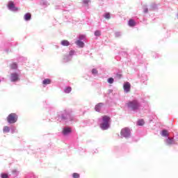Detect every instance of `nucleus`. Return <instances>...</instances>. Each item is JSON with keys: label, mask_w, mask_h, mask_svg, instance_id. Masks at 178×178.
I'll return each mask as SVG.
<instances>
[{"label": "nucleus", "mask_w": 178, "mask_h": 178, "mask_svg": "<svg viewBox=\"0 0 178 178\" xmlns=\"http://www.w3.org/2000/svg\"><path fill=\"white\" fill-rule=\"evenodd\" d=\"M120 134L121 136H122V137H124L125 138H127V137H130V134H131L130 129L127 127L123 128L121 130Z\"/></svg>", "instance_id": "obj_3"}, {"label": "nucleus", "mask_w": 178, "mask_h": 178, "mask_svg": "<svg viewBox=\"0 0 178 178\" xmlns=\"http://www.w3.org/2000/svg\"><path fill=\"white\" fill-rule=\"evenodd\" d=\"M79 38H80V40H84V35H81V36L79 37Z\"/></svg>", "instance_id": "obj_32"}, {"label": "nucleus", "mask_w": 178, "mask_h": 178, "mask_svg": "<svg viewBox=\"0 0 178 178\" xmlns=\"http://www.w3.org/2000/svg\"><path fill=\"white\" fill-rule=\"evenodd\" d=\"M162 136H163V137H166V136H168V131H166V130H163V131H162Z\"/></svg>", "instance_id": "obj_23"}, {"label": "nucleus", "mask_w": 178, "mask_h": 178, "mask_svg": "<svg viewBox=\"0 0 178 178\" xmlns=\"http://www.w3.org/2000/svg\"><path fill=\"white\" fill-rule=\"evenodd\" d=\"M7 122L11 124L16 123L17 122V115L16 113H10L7 117Z\"/></svg>", "instance_id": "obj_2"}, {"label": "nucleus", "mask_w": 178, "mask_h": 178, "mask_svg": "<svg viewBox=\"0 0 178 178\" xmlns=\"http://www.w3.org/2000/svg\"><path fill=\"white\" fill-rule=\"evenodd\" d=\"M113 81H114L113 78H109L108 79V83H109V84H113Z\"/></svg>", "instance_id": "obj_25"}, {"label": "nucleus", "mask_w": 178, "mask_h": 178, "mask_svg": "<svg viewBox=\"0 0 178 178\" xmlns=\"http://www.w3.org/2000/svg\"><path fill=\"white\" fill-rule=\"evenodd\" d=\"M74 50H71L70 52H69V56H73V55H74Z\"/></svg>", "instance_id": "obj_26"}, {"label": "nucleus", "mask_w": 178, "mask_h": 178, "mask_svg": "<svg viewBox=\"0 0 178 178\" xmlns=\"http://www.w3.org/2000/svg\"><path fill=\"white\" fill-rule=\"evenodd\" d=\"M10 67H11V69H17V64H16V63H13V64L10 65Z\"/></svg>", "instance_id": "obj_22"}, {"label": "nucleus", "mask_w": 178, "mask_h": 178, "mask_svg": "<svg viewBox=\"0 0 178 178\" xmlns=\"http://www.w3.org/2000/svg\"><path fill=\"white\" fill-rule=\"evenodd\" d=\"M83 3H88L90 2V0H83Z\"/></svg>", "instance_id": "obj_29"}, {"label": "nucleus", "mask_w": 178, "mask_h": 178, "mask_svg": "<svg viewBox=\"0 0 178 178\" xmlns=\"http://www.w3.org/2000/svg\"><path fill=\"white\" fill-rule=\"evenodd\" d=\"M24 20L29 21L31 19V14L30 13H26L24 16Z\"/></svg>", "instance_id": "obj_9"}, {"label": "nucleus", "mask_w": 178, "mask_h": 178, "mask_svg": "<svg viewBox=\"0 0 178 178\" xmlns=\"http://www.w3.org/2000/svg\"><path fill=\"white\" fill-rule=\"evenodd\" d=\"M102 121L104 123H111V117L108 115L102 116Z\"/></svg>", "instance_id": "obj_8"}, {"label": "nucleus", "mask_w": 178, "mask_h": 178, "mask_svg": "<svg viewBox=\"0 0 178 178\" xmlns=\"http://www.w3.org/2000/svg\"><path fill=\"white\" fill-rule=\"evenodd\" d=\"M73 178H80V175L79 173L74 172L72 174Z\"/></svg>", "instance_id": "obj_20"}, {"label": "nucleus", "mask_w": 178, "mask_h": 178, "mask_svg": "<svg viewBox=\"0 0 178 178\" xmlns=\"http://www.w3.org/2000/svg\"><path fill=\"white\" fill-rule=\"evenodd\" d=\"M8 8L10 10H13V12H16L19 10V8L15 6V2L13 1H10L8 3Z\"/></svg>", "instance_id": "obj_4"}, {"label": "nucleus", "mask_w": 178, "mask_h": 178, "mask_svg": "<svg viewBox=\"0 0 178 178\" xmlns=\"http://www.w3.org/2000/svg\"><path fill=\"white\" fill-rule=\"evenodd\" d=\"M131 87V85L130 84V83L129 82H126L125 83H124V91H125V92H130V88Z\"/></svg>", "instance_id": "obj_6"}, {"label": "nucleus", "mask_w": 178, "mask_h": 178, "mask_svg": "<svg viewBox=\"0 0 178 178\" xmlns=\"http://www.w3.org/2000/svg\"><path fill=\"white\" fill-rule=\"evenodd\" d=\"M166 144L167 145H172V144H173V138H168L166 140Z\"/></svg>", "instance_id": "obj_14"}, {"label": "nucleus", "mask_w": 178, "mask_h": 178, "mask_svg": "<svg viewBox=\"0 0 178 178\" xmlns=\"http://www.w3.org/2000/svg\"><path fill=\"white\" fill-rule=\"evenodd\" d=\"M42 84L44 86H47V84H51V79H46L42 81Z\"/></svg>", "instance_id": "obj_15"}, {"label": "nucleus", "mask_w": 178, "mask_h": 178, "mask_svg": "<svg viewBox=\"0 0 178 178\" xmlns=\"http://www.w3.org/2000/svg\"><path fill=\"white\" fill-rule=\"evenodd\" d=\"M92 74H97V73H98V70H97L95 69H92Z\"/></svg>", "instance_id": "obj_27"}, {"label": "nucleus", "mask_w": 178, "mask_h": 178, "mask_svg": "<svg viewBox=\"0 0 178 178\" xmlns=\"http://www.w3.org/2000/svg\"><path fill=\"white\" fill-rule=\"evenodd\" d=\"M105 19H111V14L109 13H107L104 15Z\"/></svg>", "instance_id": "obj_24"}, {"label": "nucleus", "mask_w": 178, "mask_h": 178, "mask_svg": "<svg viewBox=\"0 0 178 178\" xmlns=\"http://www.w3.org/2000/svg\"><path fill=\"white\" fill-rule=\"evenodd\" d=\"M95 35L96 37H99V35H101V31H96L95 32Z\"/></svg>", "instance_id": "obj_21"}, {"label": "nucleus", "mask_w": 178, "mask_h": 178, "mask_svg": "<svg viewBox=\"0 0 178 178\" xmlns=\"http://www.w3.org/2000/svg\"><path fill=\"white\" fill-rule=\"evenodd\" d=\"M64 91L66 94H69V92H72V87L69 86V87L65 88Z\"/></svg>", "instance_id": "obj_16"}, {"label": "nucleus", "mask_w": 178, "mask_h": 178, "mask_svg": "<svg viewBox=\"0 0 178 178\" xmlns=\"http://www.w3.org/2000/svg\"><path fill=\"white\" fill-rule=\"evenodd\" d=\"M144 13H148V8H145L144 9Z\"/></svg>", "instance_id": "obj_30"}, {"label": "nucleus", "mask_w": 178, "mask_h": 178, "mask_svg": "<svg viewBox=\"0 0 178 178\" xmlns=\"http://www.w3.org/2000/svg\"><path fill=\"white\" fill-rule=\"evenodd\" d=\"M101 108H102V106H101V104H99L95 107V109L97 112H99V111H101Z\"/></svg>", "instance_id": "obj_19"}, {"label": "nucleus", "mask_w": 178, "mask_h": 178, "mask_svg": "<svg viewBox=\"0 0 178 178\" xmlns=\"http://www.w3.org/2000/svg\"><path fill=\"white\" fill-rule=\"evenodd\" d=\"M1 178H8V174H1Z\"/></svg>", "instance_id": "obj_28"}, {"label": "nucleus", "mask_w": 178, "mask_h": 178, "mask_svg": "<svg viewBox=\"0 0 178 178\" xmlns=\"http://www.w3.org/2000/svg\"><path fill=\"white\" fill-rule=\"evenodd\" d=\"M10 80L13 82L19 81V80H20V78H19V74H17V73L11 74Z\"/></svg>", "instance_id": "obj_5"}, {"label": "nucleus", "mask_w": 178, "mask_h": 178, "mask_svg": "<svg viewBox=\"0 0 178 178\" xmlns=\"http://www.w3.org/2000/svg\"><path fill=\"white\" fill-rule=\"evenodd\" d=\"M75 44H76L78 45V47H79L80 48H83L84 47V42H83L81 40H77Z\"/></svg>", "instance_id": "obj_11"}, {"label": "nucleus", "mask_w": 178, "mask_h": 178, "mask_svg": "<svg viewBox=\"0 0 178 178\" xmlns=\"http://www.w3.org/2000/svg\"><path fill=\"white\" fill-rule=\"evenodd\" d=\"M127 106L130 109H132V111H137V109H139L140 105L138 101L133 100L127 103Z\"/></svg>", "instance_id": "obj_1"}, {"label": "nucleus", "mask_w": 178, "mask_h": 178, "mask_svg": "<svg viewBox=\"0 0 178 178\" xmlns=\"http://www.w3.org/2000/svg\"><path fill=\"white\" fill-rule=\"evenodd\" d=\"M117 77H118L119 79H120L122 77V74H117Z\"/></svg>", "instance_id": "obj_31"}, {"label": "nucleus", "mask_w": 178, "mask_h": 178, "mask_svg": "<svg viewBox=\"0 0 178 178\" xmlns=\"http://www.w3.org/2000/svg\"><path fill=\"white\" fill-rule=\"evenodd\" d=\"M63 134H69L70 133H72V129L70 128H65L63 131Z\"/></svg>", "instance_id": "obj_12"}, {"label": "nucleus", "mask_w": 178, "mask_h": 178, "mask_svg": "<svg viewBox=\"0 0 178 178\" xmlns=\"http://www.w3.org/2000/svg\"><path fill=\"white\" fill-rule=\"evenodd\" d=\"M145 123L144 120H139L138 121V126H144Z\"/></svg>", "instance_id": "obj_18"}, {"label": "nucleus", "mask_w": 178, "mask_h": 178, "mask_svg": "<svg viewBox=\"0 0 178 178\" xmlns=\"http://www.w3.org/2000/svg\"><path fill=\"white\" fill-rule=\"evenodd\" d=\"M3 133H9L10 131V128L8 126H5L3 129Z\"/></svg>", "instance_id": "obj_17"}, {"label": "nucleus", "mask_w": 178, "mask_h": 178, "mask_svg": "<svg viewBox=\"0 0 178 178\" xmlns=\"http://www.w3.org/2000/svg\"><path fill=\"white\" fill-rule=\"evenodd\" d=\"M99 126L102 130H108L109 129V123L102 122Z\"/></svg>", "instance_id": "obj_7"}, {"label": "nucleus", "mask_w": 178, "mask_h": 178, "mask_svg": "<svg viewBox=\"0 0 178 178\" xmlns=\"http://www.w3.org/2000/svg\"><path fill=\"white\" fill-rule=\"evenodd\" d=\"M61 45H63V47H69V45H70V43L67 40H63L61 41Z\"/></svg>", "instance_id": "obj_13"}, {"label": "nucleus", "mask_w": 178, "mask_h": 178, "mask_svg": "<svg viewBox=\"0 0 178 178\" xmlns=\"http://www.w3.org/2000/svg\"><path fill=\"white\" fill-rule=\"evenodd\" d=\"M128 24L129 26H130V27H134V26H136V22L134 21V19H129Z\"/></svg>", "instance_id": "obj_10"}]
</instances>
